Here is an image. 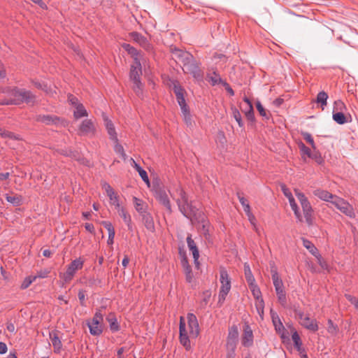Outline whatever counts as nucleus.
Instances as JSON below:
<instances>
[{"label":"nucleus","mask_w":358,"mask_h":358,"mask_svg":"<svg viewBox=\"0 0 358 358\" xmlns=\"http://www.w3.org/2000/svg\"><path fill=\"white\" fill-rule=\"evenodd\" d=\"M172 54L176 60L182 66L185 73L192 75L198 82L203 80V72L200 68L201 63L191 53L175 48L172 50Z\"/></svg>","instance_id":"nucleus-1"},{"label":"nucleus","mask_w":358,"mask_h":358,"mask_svg":"<svg viewBox=\"0 0 358 358\" xmlns=\"http://www.w3.org/2000/svg\"><path fill=\"white\" fill-rule=\"evenodd\" d=\"M188 323V331L186 329V324L183 317L180 318L179 326V338L181 345H182L186 350L191 348L189 338H196L200 332L198 320L195 315L193 313H188L187 315Z\"/></svg>","instance_id":"nucleus-2"},{"label":"nucleus","mask_w":358,"mask_h":358,"mask_svg":"<svg viewBox=\"0 0 358 358\" xmlns=\"http://www.w3.org/2000/svg\"><path fill=\"white\" fill-rule=\"evenodd\" d=\"M171 196L176 202L179 211L187 219L192 220L196 218L197 208L189 201L185 190L178 186L175 192H170Z\"/></svg>","instance_id":"nucleus-3"},{"label":"nucleus","mask_w":358,"mask_h":358,"mask_svg":"<svg viewBox=\"0 0 358 358\" xmlns=\"http://www.w3.org/2000/svg\"><path fill=\"white\" fill-rule=\"evenodd\" d=\"M7 92L10 96L9 99L3 101L2 105H20L26 103L27 104H34L36 96L29 90L13 87L9 89Z\"/></svg>","instance_id":"nucleus-4"},{"label":"nucleus","mask_w":358,"mask_h":358,"mask_svg":"<svg viewBox=\"0 0 358 358\" xmlns=\"http://www.w3.org/2000/svg\"><path fill=\"white\" fill-rule=\"evenodd\" d=\"M173 92L180 107L185 122L187 126H192V116L184 97V89L179 85H174Z\"/></svg>","instance_id":"nucleus-5"},{"label":"nucleus","mask_w":358,"mask_h":358,"mask_svg":"<svg viewBox=\"0 0 358 358\" xmlns=\"http://www.w3.org/2000/svg\"><path fill=\"white\" fill-rule=\"evenodd\" d=\"M142 75V67L139 58H135V62L131 66L130 79L132 80L133 89L138 96L142 94L143 85L141 82V76Z\"/></svg>","instance_id":"nucleus-6"},{"label":"nucleus","mask_w":358,"mask_h":358,"mask_svg":"<svg viewBox=\"0 0 358 358\" xmlns=\"http://www.w3.org/2000/svg\"><path fill=\"white\" fill-rule=\"evenodd\" d=\"M294 193L301 206L306 222L308 226H311L313 224V209L310 203L305 194L298 189H294Z\"/></svg>","instance_id":"nucleus-7"},{"label":"nucleus","mask_w":358,"mask_h":358,"mask_svg":"<svg viewBox=\"0 0 358 358\" xmlns=\"http://www.w3.org/2000/svg\"><path fill=\"white\" fill-rule=\"evenodd\" d=\"M221 287L218 295V303L222 304L231 290V280L227 270L222 268L220 271Z\"/></svg>","instance_id":"nucleus-8"},{"label":"nucleus","mask_w":358,"mask_h":358,"mask_svg":"<svg viewBox=\"0 0 358 358\" xmlns=\"http://www.w3.org/2000/svg\"><path fill=\"white\" fill-rule=\"evenodd\" d=\"M154 195L156 199L163 205L169 213H172V207L169 197L164 185H157L154 187Z\"/></svg>","instance_id":"nucleus-9"},{"label":"nucleus","mask_w":358,"mask_h":358,"mask_svg":"<svg viewBox=\"0 0 358 358\" xmlns=\"http://www.w3.org/2000/svg\"><path fill=\"white\" fill-rule=\"evenodd\" d=\"M84 264V261L80 258L73 260L67 266L66 271L62 275V278L65 282H69L74 277L76 273L80 270Z\"/></svg>","instance_id":"nucleus-10"},{"label":"nucleus","mask_w":358,"mask_h":358,"mask_svg":"<svg viewBox=\"0 0 358 358\" xmlns=\"http://www.w3.org/2000/svg\"><path fill=\"white\" fill-rule=\"evenodd\" d=\"M332 204L348 217L351 218L355 217L352 206L343 199L336 196L335 199L332 201Z\"/></svg>","instance_id":"nucleus-11"},{"label":"nucleus","mask_w":358,"mask_h":358,"mask_svg":"<svg viewBox=\"0 0 358 358\" xmlns=\"http://www.w3.org/2000/svg\"><path fill=\"white\" fill-rule=\"evenodd\" d=\"M103 320V315L100 311L96 312L92 322L88 323L90 332L93 336H99L102 331L101 322Z\"/></svg>","instance_id":"nucleus-12"},{"label":"nucleus","mask_w":358,"mask_h":358,"mask_svg":"<svg viewBox=\"0 0 358 358\" xmlns=\"http://www.w3.org/2000/svg\"><path fill=\"white\" fill-rule=\"evenodd\" d=\"M101 187L105 190L107 196H108L110 203L114 206L116 209L119 208L120 207V197L113 189V187L105 181L101 182Z\"/></svg>","instance_id":"nucleus-13"},{"label":"nucleus","mask_w":358,"mask_h":358,"mask_svg":"<svg viewBox=\"0 0 358 358\" xmlns=\"http://www.w3.org/2000/svg\"><path fill=\"white\" fill-rule=\"evenodd\" d=\"M95 130L94 124L90 119L84 120L79 127V131L82 135L93 136L95 134Z\"/></svg>","instance_id":"nucleus-14"},{"label":"nucleus","mask_w":358,"mask_h":358,"mask_svg":"<svg viewBox=\"0 0 358 358\" xmlns=\"http://www.w3.org/2000/svg\"><path fill=\"white\" fill-rule=\"evenodd\" d=\"M249 287L252 292L254 298L257 300L256 306L258 312L260 313V309H262V312L263 313L264 300L262 297V292L260 291V289L259 288L256 283L249 285Z\"/></svg>","instance_id":"nucleus-15"},{"label":"nucleus","mask_w":358,"mask_h":358,"mask_svg":"<svg viewBox=\"0 0 358 358\" xmlns=\"http://www.w3.org/2000/svg\"><path fill=\"white\" fill-rule=\"evenodd\" d=\"M187 243L188 248L190 251L192 252L194 262L195 264V266L197 268H199V249L196 246V243L194 241L192 238V234H188L187 237Z\"/></svg>","instance_id":"nucleus-16"},{"label":"nucleus","mask_w":358,"mask_h":358,"mask_svg":"<svg viewBox=\"0 0 358 358\" xmlns=\"http://www.w3.org/2000/svg\"><path fill=\"white\" fill-rule=\"evenodd\" d=\"M292 339L294 342V345L296 350L299 352L301 358H308L306 350L302 347V342L301 338L296 331H294L292 335Z\"/></svg>","instance_id":"nucleus-17"},{"label":"nucleus","mask_w":358,"mask_h":358,"mask_svg":"<svg viewBox=\"0 0 358 358\" xmlns=\"http://www.w3.org/2000/svg\"><path fill=\"white\" fill-rule=\"evenodd\" d=\"M314 196L318 197L322 201L330 202L332 203V201L335 199L336 195L330 193L329 192L322 189H316L313 192Z\"/></svg>","instance_id":"nucleus-18"},{"label":"nucleus","mask_w":358,"mask_h":358,"mask_svg":"<svg viewBox=\"0 0 358 358\" xmlns=\"http://www.w3.org/2000/svg\"><path fill=\"white\" fill-rule=\"evenodd\" d=\"M241 341L245 347H250L253 344V333L249 325L244 327Z\"/></svg>","instance_id":"nucleus-19"},{"label":"nucleus","mask_w":358,"mask_h":358,"mask_svg":"<svg viewBox=\"0 0 358 358\" xmlns=\"http://www.w3.org/2000/svg\"><path fill=\"white\" fill-rule=\"evenodd\" d=\"M130 37L134 41L138 43L143 48L147 50L150 48V43L147 38L140 33L136 31L131 32L130 34Z\"/></svg>","instance_id":"nucleus-20"},{"label":"nucleus","mask_w":358,"mask_h":358,"mask_svg":"<svg viewBox=\"0 0 358 358\" xmlns=\"http://www.w3.org/2000/svg\"><path fill=\"white\" fill-rule=\"evenodd\" d=\"M36 120L47 125L57 124L60 122V119L58 117L50 115H38Z\"/></svg>","instance_id":"nucleus-21"},{"label":"nucleus","mask_w":358,"mask_h":358,"mask_svg":"<svg viewBox=\"0 0 358 358\" xmlns=\"http://www.w3.org/2000/svg\"><path fill=\"white\" fill-rule=\"evenodd\" d=\"M141 215L145 228L150 231H153L155 230V224L151 214L146 210L145 213H141Z\"/></svg>","instance_id":"nucleus-22"},{"label":"nucleus","mask_w":358,"mask_h":358,"mask_svg":"<svg viewBox=\"0 0 358 358\" xmlns=\"http://www.w3.org/2000/svg\"><path fill=\"white\" fill-rule=\"evenodd\" d=\"M300 324L306 329L312 331H317L318 330V325L317 321L315 320L310 319L308 315L303 318L302 322H300Z\"/></svg>","instance_id":"nucleus-23"},{"label":"nucleus","mask_w":358,"mask_h":358,"mask_svg":"<svg viewBox=\"0 0 358 358\" xmlns=\"http://www.w3.org/2000/svg\"><path fill=\"white\" fill-rule=\"evenodd\" d=\"M271 277L275 287V290L281 289L284 288V285L282 279L280 278L275 268H271Z\"/></svg>","instance_id":"nucleus-24"},{"label":"nucleus","mask_w":358,"mask_h":358,"mask_svg":"<svg viewBox=\"0 0 358 358\" xmlns=\"http://www.w3.org/2000/svg\"><path fill=\"white\" fill-rule=\"evenodd\" d=\"M50 338L54 348V352L59 354L62 350V343L56 333L50 334Z\"/></svg>","instance_id":"nucleus-25"},{"label":"nucleus","mask_w":358,"mask_h":358,"mask_svg":"<svg viewBox=\"0 0 358 358\" xmlns=\"http://www.w3.org/2000/svg\"><path fill=\"white\" fill-rule=\"evenodd\" d=\"M271 315L275 331L278 333H281V331H283L285 330V327L283 326L278 314L271 310Z\"/></svg>","instance_id":"nucleus-26"},{"label":"nucleus","mask_w":358,"mask_h":358,"mask_svg":"<svg viewBox=\"0 0 358 358\" xmlns=\"http://www.w3.org/2000/svg\"><path fill=\"white\" fill-rule=\"evenodd\" d=\"M182 265L183 266L184 271L185 273L186 280L189 283H191L193 280V273L192 272V268H191L190 265L189 264L188 261L186 259V257H185L182 260Z\"/></svg>","instance_id":"nucleus-27"},{"label":"nucleus","mask_w":358,"mask_h":358,"mask_svg":"<svg viewBox=\"0 0 358 358\" xmlns=\"http://www.w3.org/2000/svg\"><path fill=\"white\" fill-rule=\"evenodd\" d=\"M244 274L248 286L255 283V277L248 263L244 264Z\"/></svg>","instance_id":"nucleus-28"},{"label":"nucleus","mask_w":358,"mask_h":358,"mask_svg":"<svg viewBox=\"0 0 358 358\" xmlns=\"http://www.w3.org/2000/svg\"><path fill=\"white\" fill-rule=\"evenodd\" d=\"M289 200V205L292 209V210L294 211V215L296 217V218L297 219V220L299 222H302L303 221V217L301 214V212L299 210V208L294 200V196L290 198Z\"/></svg>","instance_id":"nucleus-29"},{"label":"nucleus","mask_w":358,"mask_h":358,"mask_svg":"<svg viewBox=\"0 0 358 358\" xmlns=\"http://www.w3.org/2000/svg\"><path fill=\"white\" fill-rule=\"evenodd\" d=\"M75 108L76 109L73 112V117L75 119L78 120L83 117H87L88 115L87 111L86 110V109L82 103L76 106Z\"/></svg>","instance_id":"nucleus-30"},{"label":"nucleus","mask_w":358,"mask_h":358,"mask_svg":"<svg viewBox=\"0 0 358 358\" xmlns=\"http://www.w3.org/2000/svg\"><path fill=\"white\" fill-rule=\"evenodd\" d=\"M133 200L135 209L140 215L147 210L148 206L141 199L134 196Z\"/></svg>","instance_id":"nucleus-31"},{"label":"nucleus","mask_w":358,"mask_h":358,"mask_svg":"<svg viewBox=\"0 0 358 358\" xmlns=\"http://www.w3.org/2000/svg\"><path fill=\"white\" fill-rule=\"evenodd\" d=\"M134 167L138 171L139 176L142 178V180L148 185L150 184V180L147 174V172L139 165L138 164L134 159H132Z\"/></svg>","instance_id":"nucleus-32"},{"label":"nucleus","mask_w":358,"mask_h":358,"mask_svg":"<svg viewBox=\"0 0 358 358\" xmlns=\"http://www.w3.org/2000/svg\"><path fill=\"white\" fill-rule=\"evenodd\" d=\"M105 121H106V127L108 131V134L110 136V138L112 140L117 141V134H116L115 129L113 122L108 119H106Z\"/></svg>","instance_id":"nucleus-33"},{"label":"nucleus","mask_w":358,"mask_h":358,"mask_svg":"<svg viewBox=\"0 0 358 358\" xmlns=\"http://www.w3.org/2000/svg\"><path fill=\"white\" fill-rule=\"evenodd\" d=\"M303 245L315 257L319 255L317 249L311 241L303 238Z\"/></svg>","instance_id":"nucleus-34"},{"label":"nucleus","mask_w":358,"mask_h":358,"mask_svg":"<svg viewBox=\"0 0 358 358\" xmlns=\"http://www.w3.org/2000/svg\"><path fill=\"white\" fill-rule=\"evenodd\" d=\"M333 120L339 124H344L348 122L346 116L343 112H333Z\"/></svg>","instance_id":"nucleus-35"},{"label":"nucleus","mask_w":358,"mask_h":358,"mask_svg":"<svg viewBox=\"0 0 358 358\" xmlns=\"http://www.w3.org/2000/svg\"><path fill=\"white\" fill-rule=\"evenodd\" d=\"M122 48L129 54L135 62V58H139L138 51L129 43H123Z\"/></svg>","instance_id":"nucleus-36"},{"label":"nucleus","mask_w":358,"mask_h":358,"mask_svg":"<svg viewBox=\"0 0 358 358\" xmlns=\"http://www.w3.org/2000/svg\"><path fill=\"white\" fill-rule=\"evenodd\" d=\"M6 199L8 202L12 203L15 206H20L22 203V198L21 196H10L6 194Z\"/></svg>","instance_id":"nucleus-37"},{"label":"nucleus","mask_w":358,"mask_h":358,"mask_svg":"<svg viewBox=\"0 0 358 358\" xmlns=\"http://www.w3.org/2000/svg\"><path fill=\"white\" fill-rule=\"evenodd\" d=\"M33 84L36 88L45 92L47 94H53L52 90L50 88V87L48 86V85L45 83H41L39 81H33ZM54 93H55V91Z\"/></svg>","instance_id":"nucleus-38"},{"label":"nucleus","mask_w":358,"mask_h":358,"mask_svg":"<svg viewBox=\"0 0 358 358\" xmlns=\"http://www.w3.org/2000/svg\"><path fill=\"white\" fill-rule=\"evenodd\" d=\"M327 99H328V94L324 91L320 92L317 95L316 101H317V103L321 104L322 109L327 104Z\"/></svg>","instance_id":"nucleus-39"},{"label":"nucleus","mask_w":358,"mask_h":358,"mask_svg":"<svg viewBox=\"0 0 358 358\" xmlns=\"http://www.w3.org/2000/svg\"><path fill=\"white\" fill-rule=\"evenodd\" d=\"M276 295L278 297V300L279 303L282 305V306L285 307L287 305V297L285 289L275 290Z\"/></svg>","instance_id":"nucleus-40"},{"label":"nucleus","mask_w":358,"mask_h":358,"mask_svg":"<svg viewBox=\"0 0 358 358\" xmlns=\"http://www.w3.org/2000/svg\"><path fill=\"white\" fill-rule=\"evenodd\" d=\"M238 199L241 203V205L243 207V210L245 213H250L251 211L250 204L248 201V200L242 195L241 193L238 192L237 193Z\"/></svg>","instance_id":"nucleus-41"},{"label":"nucleus","mask_w":358,"mask_h":358,"mask_svg":"<svg viewBox=\"0 0 358 358\" xmlns=\"http://www.w3.org/2000/svg\"><path fill=\"white\" fill-rule=\"evenodd\" d=\"M208 81L213 86L220 84L222 82V79L215 71H214L212 74L208 76Z\"/></svg>","instance_id":"nucleus-42"},{"label":"nucleus","mask_w":358,"mask_h":358,"mask_svg":"<svg viewBox=\"0 0 358 358\" xmlns=\"http://www.w3.org/2000/svg\"><path fill=\"white\" fill-rule=\"evenodd\" d=\"M238 330L236 325H233L229 329V334L227 339L238 341Z\"/></svg>","instance_id":"nucleus-43"},{"label":"nucleus","mask_w":358,"mask_h":358,"mask_svg":"<svg viewBox=\"0 0 358 358\" xmlns=\"http://www.w3.org/2000/svg\"><path fill=\"white\" fill-rule=\"evenodd\" d=\"M298 145L302 155H306L308 157H313L310 149L306 146L303 142H299Z\"/></svg>","instance_id":"nucleus-44"},{"label":"nucleus","mask_w":358,"mask_h":358,"mask_svg":"<svg viewBox=\"0 0 358 358\" xmlns=\"http://www.w3.org/2000/svg\"><path fill=\"white\" fill-rule=\"evenodd\" d=\"M36 276L30 275V276L26 277L20 285V289H25L28 288L30 286V285L34 281L36 280Z\"/></svg>","instance_id":"nucleus-45"},{"label":"nucleus","mask_w":358,"mask_h":358,"mask_svg":"<svg viewBox=\"0 0 358 358\" xmlns=\"http://www.w3.org/2000/svg\"><path fill=\"white\" fill-rule=\"evenodd\" d=\"M231 110H232L233 117L237 122L238 126L240 127H243L244 124L242 120L241 115L239 110L236 108H233Z\"/></svg>","instance_id":"nucleus-46"},{"label":"nucleus","mask_w":358,"mask_h":358,"mask_svg":"<svg viewBox=\"0 0 358 358\" xmlns=\"http://www.w3.org/2000/svg\"><path fill=\"white\" fill-rule=\"evenodd\" d=\"M119 215L123 219L124 222H129V220H131L130 215L126 211V210L123 207H120L117 208Z\"/></svg>","instance_id":"nucleus-47"},{"label":"nucleus","mask_w":358,"mask_h":358,"mask_svg":"<svg viewBox=\"0 0 358 358\" xmlns=\"http://www.w3.org/2000/svg\"><path fill=\"white\" fill-rule=\"evenodd\" d=\"M301 134L304 140H306V142L308 143L313 149H315V144L312 135L306 131H301Z\"/></svg>","instance_id":"nucleus-48"},{"label":"nucleus","mask_w":358,"mask_h":358,"mask_svg":"<svg viewBox=\"0 0 358 358\" xmlns=\"http://www.w3.org/2000/svg\"><path fill=\"white\" fill-rule=\"evenodd\" d=\"M248 120L253 121L255 120L254 110L252 105H250L249 108H245L243 110Z\"/></svg>","instance_id":"nucleus-49"},{"label":"nucleus","mask_w":358,"mask_h":358,"mask_svg":"<svg viewBox=\"0 0 358 358\" xmlns=\"http://www.w3.org/2000/svg\"><path fill=\"white\" fill-rule=\"evenodd\" d=\"M108 321L110 324V329L113 332H116V331H119L120 327L117 322L116 318H115V317L108 318Z\"/></svg>","instance_id":"nucleus-50"},{"label":"nucleus","mask_w":358,"mask_h":358,"mask_svg":"<svg viewBox=\"0 0 358 358\" xmlns=\"http://www.w3.org/2000/svg\"><path fill=\"white\" fill-rule=\"evenodd\" d=\"M256 108H257V110H258V112L259 113L260 115L265 117L266 120L269 119V116H268L267 112L266 111V110L264 109V108L263 107V106L262 105L260 101H258L256 103Z\"/></svg>","instance_id":"nucleus-51"},{"label":"nucleus","mask_w":358,"mask_h":358,"mask_svg":"<svg viewBox=\"0 0 358 358\" xmlns=\"http://www.w3.org/2000/svg\"><path fill=\"white\" fill-rule=\"evenodd\" d=\"M345 108L344 103L341 100H336L334 101V112H342V110Z\"/></svg>","instance_id":"nucleus-52"},{"label":"nucleus","mask_w":358,"mask_h":358,"mask_svg":"<svg viewBox=\"0 0 358 358\" xmlns=\"http://www.w3.org/2000/svg\"><path fill=\"white\" fill-rule=\"evenodd\" d=\"M327 331L329 334L332 335L336 334L338 331V327L336 325H335L331 320H328V327H327Z\"/></svg>","instance_id":"nucleus-53"},{"label":"nucleus","mask_w":358,"mask_h":358,"mask_svg":"<svg viewBox=\"0 0 358 358\" xmlns=\"http://www.w3.org/2000/svg\"><path fill=\"white\" fill-rule=\"evenodd\" d=\"M115 142L117 143V141ZM114 150L116 153L119 154L122 157V159H126L127 155L124 152L123 147L120 144L116 143Z\"/></svg>","instance_id":"nucleus-54"},{"label":"nucleus","mask_w":358,"mask_h":358,"mask_svg":"<svg viewBox=\"0 0 358 358\" xmlns=\"http://www.w3.org/2000/svg\"><path fill=\"white\" fill-rule=\"evenodd\" d=\"M345 296L352 305H354L355 308L358 311V299L347 294H345Z\"/></svg>","instance_id":"nucleus-55"},{"label":"nucleus","mask_w":358,"mask_h":358,"mask_svg":"<svg viewBox=\"0 0 358 358\" xmlns=\"http://www.w3.org/2000/svg\"><path fill=\"white\" fill-rule=\"evenodd\" d=\"M0 136L3 137V138H17L16 137V136L13 133V132H10L9 131H6V130H2V129H0Z\"/></svg>","instance_id":"nucleus-56"},{"label":"nucleus","mask_w":358,"mask_h":358,"mask_svg":"<svg viewBox=\"0 0 358 358\" xmlns=\"http://www.w3.org/2000/svg\"><path fill=\"white\" fill-rule=\"evenodd\" d=\"M238 341L236 340H229L227 339V347L228 349H230L231 350V353H233L234 355V350L236 348V343Z\"/></svg>","instance_id":"nucleus-57"},{"label":"nucleus","mask_w":358,"mask_h":358,"mask_svg":"<svg viewBox=\"0 0 358 358\" xmlns=\"http://www.w3.org/2000/svg\"><path fill=\"white\" fill-rule=\"evenodd\" d=\"M101 224L104 227V228L106 229V230L108 231V234L115 232V229H114V227H113V226L111 222H110L108 221H103L101 222Z\"/></svg>","instance_id":"nucleus-58"},{"label":"nucleus","mask_w":358,"mask_h":358,"mask_svg":"<svg viewBox=\"0 0 358 358\" xmlns=\"http://www.w3.org/2000/svg\"><path fill=\"white\" fill-rule=\"evenodd\" d=\"M68 101L74 107H76V106H78L79 104H80V103H79V101H78V98L76 97L75 96L72 95V94L69 95Z\"/></svg>","instance_id":"nucleus-59"},{"label":"nucleus","mask_w":358,"mask_h":358,"mask_svg":"<svg viewBox=\"0 0 358 358\" xmlns=\"http://www.w3.org/2000/svg\"><path fill=\"white\" fill-rule=\"evenodd\" d=\"M245 214L247 215L250 222L254 226L255 231L257 232H258V229L257 228V226L255 224L256 219H255V217L254 216V215L252 213L251 211H250V213H247Z\"/></svg>","instance_id":"nucleus-60"},{"label":"nucleus","mask_w":358,"mask_h":358,"mask_svg":"<svg viewBox=\"0 0 358 358\" xmlns=\"http://www.w3.org/2000/svg\"><path fill=\"white\" fill-rule=\"evenodd\" d=\"M281 189H282V192H283L284 195L288 199H289L290 198L293 197V195H292V192H290V190L285 185H281Z\"/></svg>","instance_id":"nucleus-61"},{"label":"nucleus","mask_w":358,"mask_h":358,"mask_svg":"<svg viewBox=\"0 0 358 358\" xmlns=\"http://www.w3.org/2000/svg\"><path fill=\"white\" fill-rule=\"evenodd\" d=\"M78 296L81 306H85V294L83 290H80L78 294Z\"/></svg>","instance_id":"nucleus-62"},{"label":"nucleus","mask_w":358,"mask_h":358,"mask_svg":"<svg viewBox=\"0 0 358 358\" xmlns=\"http://www.w3.org/2000/svg\"><path fill=\"white\" fill-rule=\"evenodd\" d=\"M49 273H50V271L48 269L41 270L37 272V275L36 276V278H45L48 277Z\"/></svg>","instance_id":"nucleus-63"},{"label":"nucleus","mask_w":358,"mask_h":358,"mask_svg":"<svg viewBox=\"0 0 358 358\" xmlns=\"http://www.w3.org/2000/svg\"><path fill=\"white\" fill-rule=\"evenodd\" d=\"M316 257L318 259V262H319L320 266L324 269H327L328 265L325 261L322 259L321 256L320 255H318L317 257Z\"/></svg>","instance_id":"nucleus-64"}]
</instances>
